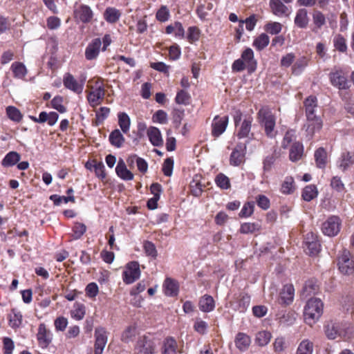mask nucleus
<instances>
[{
	"label": "nucleus",
	"instance_id": "obj_1",
	"mask_svg": "<svg viewBox=\"0 0 354 354\" xmlns=\"http://www.w3.org/2000/svg\"><path fill=\"white\" fill-rule=\"evenodd\" d=\"M257 62L254 59V52L250 48L245 49L241 58L235 60L232 65V70L234 72H241L245 68L251 73L257 69Z\"/></svg>",
	"mask_w": 354,
	"mask_h": 354
},
{
	"label": "nucleus",
	"instance_id": "obj_2",
	"mask_svg": "<svg viewBox=\"0 0 354 354\" xmlns=\"http://www.w3.org/2000/svg\"><path fill=\"white\" fill-rule=\"evenodd\" d=\"M257 120L261 126L264 127L265 133L269 138L276 136L274 131L276 118L270 108L263 106L257 113Z\"/></svg>",
	"mask_w": 354,
	"mask_h": 354
},
{
	"label": "nucleus",
	"instance_id": "obj_3",
	"mask_svg": "<svg viewBox=\"0 0 354 354\" xmlns=\"http://www.w3.org/2000/svg\"><path fill=\"white\" fill-rule=\"evenodd\" d=\"M323 313V303L317 298L310 299L304 308V319L307 324L312 326L321 317Z\"/></svg>",
	"mask_w": 354,
	"mask_h": 354
},
{
	"label": "nucleus",
	"instance_id": "obj_4",
	"mask_svg": "<svg viewBox=\"0 0 354 354\" xmlns=\"http://www.w3.org/2000/svg\"><path fill=\"white\" fill-rule=\"evenodd\" d=\"M337 266L342 274H350L354 272V261L348 250H342L337 258Z\"/></svg>",
	"mask_w": 354,
	"mask_h": 354
},
{
	"label": "nucleus",
	"instance_id": "obj_5",
	"mask_svg": "<svg viewBox=\"0 0 354 354\" xmlns=\"http://www.w3.org/2000/svg\"><path fill=\"white\" fill-rule=\"evenodd\" d=\"M156 348L155 340L149 337L143 336L138 340L135 354H154Z\"/></svg>",
	"mask_w": 354,
	"mask_h": 354
},
{
	"label": "nucleus",
	"instance_id": "obj_6",
	"mask_svg": "<svg viewBox=\"0 0 354 354\" xmlns=\"http://www.w3.org/2000/svg\"><path fill=\"white\" fill-rule=\"evenodd\" d=\"M140 277V265L136 261L127 263L122 273L123 281L127 284L133 283Z\"/></svg>",
	"mask_w": 354,
	"mask_h": 354
},
{
	"label": "nucleus",
	"instance_id": "obj_7",
	"mask_svg": "<svg viewBox=\"0 0 354 354\" xmlns=\"http://www.w3.org/2000/svg\"><path fill=\"white\" fill-rule=\"evenodd\" d=\"M341 220L338 216H332L322 224V230L325 235L334 236L340 230Z\"/></svg>",
	"mask_w": 354,
	"mask_h": 354
},
{
	"label": "nucleus",
	"instance_id": "obj_8",
	"mask_svg": "<svg viewBox=\"0 0 354 354\" xmlns=\"http://www.w3.org/2000/svg\"><path fill=\"white\" fill-rule=\"evenodd\" d=\"M322 127V121L317 115L306 117V122L304 128L306 132V136L311 139L316 131H319Z\"/></svg>",
	"mask_w": 354,
	"mask_h": 354
},
{
	"label": "nucleus",
	"instance_id": "obj_9",
	"mask_svg": "<svg viewBox=\"0 0 354 354\" xmlns=\"http://www.w3.org/2000/svg\"><path fill=\"white\" fill-rule=\"evenodd\" d=\"M84 82L85 80L77 81L71 73H66L63 79L64 86L77 94L82 93Z\"/></svg>",
	"mask_w": 354,
	"mask_h": 354
},
{
	"label": "nucleus",
	"instance_id": "obj_10",
	"mask_svg": "<svg viewBox=\"0 0 354 354\" xmlns=\"http://www.w3.org/2000/svg\"><path fill=\"white\" fill-rule=\"evenodd\" d=\"M95 337L94 353L95 354H102L108 339L106 330L102 327L96 328Z\"/></svg>",
	"mask_w": 354,
	"mask_h": 354
},
{
	"label": "nucleus",
	"instance_id": "obj_11",
	"mask_svg": "<svg viewBox=\"0 0 354 354\" xmlns=\"http://www.w3.org/2000/svg\"><path fill=\"white\" fill-rule=\"evenodd\" d=\"M105 95V90L102 85H100L95 88H92L91 91L87 95V100L89 104L95 107L100 104Z\"/></svg>",
	"mask_w": 354,
	"mask_h": 354
},
{
	"label": "nucleus",
	"instance_id": "obj_12",
	"mask_svg": "<svg viewBox=\"0 0 354 354\" xmlns=\"http://www.w3.org/2000/svg\"><path fill=\"white\" fill-rule=\"evenodd\" d=\"M37 339L39 344L42 348H46L51 343L53 334L43 323L39 325Z\"/></svg>",
	"mask_w": 354,
	"mask_h": 354
},
{
	"label": "nucleus",
	"instance_id": "obj_13",
	"mask_svg": "<svg viewBox=\"0 0 354 354\" xmlns=\"http://www.w3.org/2000/svg\"><path fill=\"white\" fill-rule=\"evenodd\" d=\"M253 118L251 116H245L243 121L240 123L237 129V137L239 139L253 136V133H250Z\"/></svg>",
	"mask_w": 354,
	"mask_h": 354
},
{
	"label": "nucleus",
	"instance_id": "obj_14",
	"mask_svg": "<svg viewBox=\"0 0 354 354\" xmlns=\"http://www.w3.org/2000/svg\"><path fill=\"white\" fill-rule=\"evenodd\" d=\"M295 296V288L292 284L283 286L280 291L278 301L280 304L288 306L292 303Z\"/></svg>",
	"mask_w": 354,
	"mask_h": 354
},
{
	"label": "nucleus",
	"instance_id": "obj_15",
	"mask_svg": "<svg viewBox=\"0 0 354 354\" xmlns=\"http://www.w3.org/2000/svg\"><path fill=\"white\" fill-rule=\"evenodd\" d=\"M228 124V116H216L212 124V135L217 138L221 136L226 129Z\"/></svg>",
	"mask_w": 354,
	"mask_h": 354
},
{
	"label": "nucleus",
	"instance_id": "obj_16",
	"mask_svg": "<svg viewBox=\"0 0 354 354\" xmlns=\"http://www.w3.org/2000/svg\"><path fill=\"white\" fill-rule=\"evenodd\" d=\"M29 118L37 123H44L47 122L49 126H53L58 120L59 115L54 111L47 113L42 111L39 113V117L37 118L33 115H30Z\"/></svg>",
	"mask_w": 354,
	"mask_h": 354
},
{
	"label": "nucleus",
	"instance_id": "obj_17",
	"mask_svg": "<svg viewBox=\"0 0 354 354\" xmlns=\"http://www.w3.org/2000/svg\"><path fill=\"white\" fill-rule=\"evenodd\" d=\"M74 13L75 17L84 24L91 22L93 17V12L91 8L84 4H81L76 8Z\"/></svg>",
	"mask_w": 354,
	"mask_h": 354
},
{
	"label": "nucleus",
	"instance_id": "obj_18",
	"mask_svg": "<svg viewBox=\"0 0 354 354\" xmlns=\"http://www.w3.org/2000/svg\"><path fill=\"white\" fill-rule=\"evenodd\" d=\"M102 46V41L100 38H96L87 46L85 50V57L87 60H92L99 55L100 47Z\"/></svg>",
	"mask_w": 354,
	"mask_h": 354
},
{
	"label": "nucleus",
	"instance_id": "obj_19",
	"mask_svg": "<svg viewBox=\"0 0 354 354\" xmlns=\"http://www.w3.org/2000/svg\"><path fill=\"white\" fill-rule=\"evenodd\" d=\"M330 80L334 86L339 89H345L348 87L346 77L341 71L331 72L330 73Z\"/></svg>",
	"mask_w": 354,
	"mask_h": 354
},
{
	"label": "nucleus",
	"instance_id": "obj_20",
	"mask_svg": "<svg viewBox=\"0 0 354 354\" xmlns=\"http://www.w3.org/2000/svg\"><path fill=\"white\" fill-rule=\"evenodd\" d=\"M115 172L118 177H120L123 180H131L133 179V174L131 171H130L122 159H120L118 162L117 166L115 167Z\"/></svg>",
	"mask_w": 354,
	"mask_h": 354
},
{
	"label": "nucleus",
	"instance_id": "obj_21",
	"mask_svg": "<svg viewBox=\"0 0 354 354\" xmlns=\"http://www.w3.org/2000/svg\"><path fill=\"white\" fill-rule=\"evenodd\" d=\"M270 6L272 13L278 17L289 15V9L280 0H270Z\"/></svg>",
	"mask_w": 354,
	"mask_h": 354
},
{
	"label": "nucleus",
	"instance_id": "obj_22",
	"mask_svg": "<svg viewBox=\"0 0 354 354\" xmlns=\"http://www.w3.org/2000/svg\"><path fill=\"white\" fill-rule=\"evenodd\" d=\"M319 290V285L317 284V281L315 279H310L306 281L301 292V295L304 299H306L307 297L316 294Z\"/></svg>",
	"mask_w": 354,
	"mask_h": 354
},
{
	"label": "nucleus",
	"instance_id": "obj_23",
	"mask_svg": "<svg viewBox=\"0 0 354 354\" xmlns=\"http://www.w3.org/2000/svg\"><path fill=\"white\" fill-rule=\"evenodd\" d=\"M236 348L241 351H245L251 344V339L249 335L244 333L236 334L234 339Z\"/></svg>",
	"mask_w": 354,
	"mask_h": 354
},
{
	"label": "nucleus",
	"instance_id": "obj_24",
	"mask_svg": "<svg viewBox=\"0 0 354 354\" xmlns=\"http://www.w3.org/2000/svg\"><path fill=\"white\" fill-rule=\"evenodd\" d=\"M147 136L149 137L150 142L156 147L162 146L163 145V140L160 131L155 127H150L147 129Z\"/></svg>",
	"mask_w": 354,
	"mask_h": 354
},
{
	"label": "nucleus",
	"instance_id": "obj_25",
	"mask_svg": "<svg viewBox=\"0 0 354 354\" xmlns=\"http://www.w3.org/2000/svg\"><path fill=\"white\" fill-rule=\"evenodd\" d=\"M294 22L300 28H306L308 26L309 17L306 8H300L297 11Z\"/></svg>",
	"mask_w": 354,
	"mask_h": 354
},
{
	"label": "nucleus",
	"instance_id": "obj_26",
	"mask_svg": "<svg viewBox=\"0 0 354 354\" xmlns=\"http://www.w3.org/2000/svg\"><path fill=\"white\" fill-rule=\"evenodd\" d=\"M163 288L165 294L167 296L174 297L178 293V282L171 278H167L165 280Z\"/></svg>",
	"mask_w": 354,
	"mask_h": 354
},
{
	"label": "nucleus",
	"instance_id": "obj_27",
	"mask_svg": "<svg viewBox=\"0 0 354 354\" xmlns=\"http://www.w3.org/2000/svg\"><path fill=\"white\" fill-rule=\"evenodd\" d=\"M311 241L309 240V235L305 238V244L306 250L310 255L317 254L320 250V244L317 239V236L313 233L310 234Z\"/></svg>",
	"mask_w": 354,
	"mask_h": 354
},
{
	"label": "nucleus",
	"instance_id": "obj_28",
	"mask_svg": "<svg viewBox=\"0 0 354 354\" xmlns=\"http://www.w3.org/2000/svg\"><path fill=\"white\" fill-rule=\"evenodd\" d=\"M235 299L236 304L234 306L235 310L244 312L250 306V296L245 292H241Z\"/></svg>",
	"mask_w": 354,
	"mask_h": 354
},
{
	"label": "nucleus",
	"instance_id": "obj_29",
	"mask_svg": "<svg viewBox=\"0 0 354 354\" xmlns=\"http://www.w3.org/2000/svg\"><path fill=\"white\" fill-rule=\"evenodd\" d=\"M304 155V146L300 142H294L290 147L289 158L292 162L300 160Z\"/></svg>",
	"mask_w": 354,
	"mask_h": 354
},
{
	"label": "nucleus",
	"instance_id": "obj_30",
	"mask_svg": "<svg viewBox=\"0 0 354 354\" xmlns=\"http://www.w3.org/2000/svg\"><path fill=\"white\" fill-rule=\"evenodd\" d=\"M198 306L203 312H211L214 309L215 303L213 297L208 295H205L201 297Z\"/></svg>",
	"mask_w": 354,
	"mask_h": 354
},
{
	"label": "nucleus",
	"instance_id": "obj_31",
	"mask_svg": "<svg viewBox=\"0 0 354 354\" xmlns=\"http://www.w3.org/2000/svg\"><path fill=\"white\" fill-rule=\"evenodd\" d=\"M305 107L306 117L315 116V109L317 107V99L315 96L310 95L308 97L304 102Z\"/></svg>",
	"mask_w": 354,
	"mask_h": 354
},
{
	"label": "nucleus",
	"instance_id": "obj_32",
	"mask_svg": "<svg viewBox=\"0 0 354 354\" xmlns=\"http://www.w3.org/2000/svg\"><path fill=\"white\" fill-rule=\"evenodd\" d=\"M162 354H176L177 353V343L176 341L172 337H167L163 342L162 348Z\"/></svg>",
	"mask_w": 354,
	"mask_h": 354
},
{
	"label": "nucleus",
	"instance_id": "obj_33",
	"mask_svg": "<svg viewBox=\"0 0 354 354\" xmlns=\"http://www.w3.org/2000/svg\"><path fill=\"white\" fill-rule=\"evenodd\" d=\"M277 319L280 325L288 326L292 325L295 323L296 316L294 312L289 311L283 313V315H277Z\"/></svg>",
	"mask_w": 354,
	"mask_h": 354
},
{
	"label": "nucleus",
	"instance_id": "obj_34",
	"mask_svg": "<svg viewBox=\"0 0 354 354\" xmlns=\"http://www.w3.org/2000/svg\"><path fill=\"white\" fill-rule=\"evenodd\" d=\"M109 139L111 144L117 148H120L125 140L124 137L119 129L113 130L110 133Z\"/></svg>",
	"mask_w": 354,
	"mask_h": 354
},
{
	"label": "nucleus",
	"instance_id": "obj_35",
	"mask_svg": "<svg viewBox=\"0 0 354 354\" xmlns=\"http://www.w3.org/2000/svg\"><path fill=\"white\" fill-rule=\"evenodd\" d=\"M10 68L15 78L24 79L27 74L26 67L21 62H15L12 63Z\"/></svg>",
	"mask_w": 354,
	"mask_h": 354
},
{
	"label": "nucleus",
	"instance_id": "obj_36",
	"mask_svg": "<svg viewBox=\"0 0 354 354\" xmlns=\"http://www.w3.org/2000/svg\"><path fill=\"white\" fill-rule=\"evenodd\" d=\"M315 159L319 168H325L327 162V153L323 147H319L315 152Z\"/></svg>",
	"mask_w": 354,
	"mask_h": 354
},
{
	"label": "nucleus",
	"instance_id": "obj_37",
	"mask_svg": "<svg viewBox=\"0 0 354 354\" xmlns=\"http://www.w3.org/2000/svg\"><path fill=\"white\" fill-rule=\"evenodd\" d=\"M120 16V12L118 9L112 7L107 8L104 13L105 20L111 24L115 23L118 21Z\"/></svg>",
	"mask_w": 354,
	"mask_h": 354
},
{
	"label": "nucleus",
	"instance_id": "obj_38",
	"mask_svg": "<svg viewBox=\"0 0 354 354\" xmlns=\"http://www.w3.org/2000/svg\"><path fill=\"white\" fill-rule=\"evenodd\" d=\"M270 43V37L266 33H261L253 41V46L257 50H262L264 49Z\"/></svg>",
	"mask_w": 354,
	"mask_h": 354
},
{
	"label": "nucleus",
	"instance_id": "obj_39",
	"mask_svg": "<svg viewBox=\"0 0 354 354\" xmlns=\"http://www.w3.org/2000/svg\"><path fill=\"white\" fill-rule=\"evenodd\" d=\"M244 160V153L242 148L240 147H236L230 156V164L234 166L240 165Z\"/></svg>",
	"mask_w": 354,
	"mask_h": 354
},
{
	"label": "nucleus",
	"instance_id": "obj_40",
	"mask_svg": "<svg viewBox=\"0 0 354 354\" xmlns=\"http://www.w3.org/2000/svg\"><path fill=\"white\" fill-rule=\"evenodd\" d=\"M86 231V226L82 223H75L72 228V233L70 234L71 239H80Z\"/></svg>",
	"mask_w": 354,
	"mask_h": 354
},
{
	"label": "nucleus",
	"instance_id": "obj_41",
	"mask_svg": "<svg viewBox=\"0 0 354 354\" xmlns=\"http://www.w3.org/2000/svg\"><path fill=\"white\" fill-rule=\"evenodd\" d=\"M21 156L16 151L8 153L2 160V165L4 167H11L15 165L20 160Z\"/></svg>",
	"mask_w": 354,
	"mask_h": 354
},
{
	"label": "nucleus",
	"instance_id": "obj_42",
	"mask_svg": "<svg viewBox=\"0 0 354 354\" xmlns=\"http://www.w3.org/2000/svg\"><path fill=\"white\" fill-rule=\"evenodd\" d=\"M295 189V181L292 177L287 176L285 178L281 187V192L283 194H291Z\"/></svg>",
	"mask_w": 354,
	"mask_h": 354
},
{
	"label": "nucleus",
	"instance_id": "obj_43",
	"mask_svg": "<svg viewBox=\"0 0 354 354\" xmlns=\"http://www.w3.org/2000/svg\"><path fill=\"white\" fill-rule=\"evenodd\" d=\"M318 194L317 187L314 185H309L305 187L302 192V198L306 201H310L316 198Z\"/></svg>",
	"mask_w": 354,
	"mask_h": 354
},
{
	"label": "nucleus",
	"instance_id": "obj_44",
	"mask_svg": "<svg viewBox=\"0 0 354 354\" xmlns=\"http://www.w3.org/2000/svg\"><path fill=\"white\" fill-rule=\"evenodd\" d=\"M313 351V343L309 339H304L299 344L296 354H312Z\"/></svg>",
	"mask_w": 354,
	"mask_h": 354
},
{
	"label": "nucleus",
	"instance_id": "obj_45",
	"mask_svg": "<svg viewBox=\"0 0 354 354\" xmlns=\"http://www.w3.org/2000/svg\"><path fill=\"white\" fill-rule=\"evenodd\" d=\"M118 124L123 133H127L129 131L131 121L126 113L118 114Z\"/></svg>",
	"mask_w": 354,
	"mask_h": 354
},
{
	"label": "nucleus",
	"instance_id": "obj_46",
	"mask_svg": "<svg viewBox=\"0 0 354 354\" xmlns=\"http://www.w3.org/2000/svg\"><path fill=\"white\" fill-rule=\"evenodd\" d=\"M6 114L10 120L16 122H19L23 118L20 111L13 106H8L6 108Z\"/></svg>",
	"mask_w": 354,
	"mask_h": 354
},
{
	"label": "nucleus",
	"instance_id": "obj_47",
	"mask_svg": "<svg viewBox=\"0 0 354 354\" xmlns=\"http://www.w3.org/2000/svg\"><path fill=\"white\" fill-rule=\"evenodd\" d=\"M308 64V59L306 57H301L297 60L292 66V73L299 75Z\"/></svg>",
	"mask_w": 354,
	"mask_h": 354
},
{
	"label": "nucleus",
	"instance_id": "obj_48",
	"mask_svg": "<svg viewBox=\"0 0 354 354\" xmlns=\"http://www.w3.org/2000/svg\"><path fill=\"white\" fill-rule=\"evenodd\" d=\"M271 337L270 333L266 330L260 331L256 335L255 342L259 346H263L270 342Z\"/></svg>",
	"mask_w": 354,
	"mask_h": 354
},
{
	"label": "nucleus",
	"instance_id": "obj_49",
	"mask_svg": "<svg viewBox=\"0 0 354 354\" xmlns=\"http://www.w3.org/2000/svg\"><path fill=\"white\" fill-rule=\"evenodd\" d=\"M85 306L82 304L75 303L71 310V316L76 320H81L85 315Z\"/></svg>",
	"mask_w": 354,
	"mask_h": 354
},
{
	"label": "nucleus",
	"instance_id": "obj_50",
	"mask_svg": "<svg viewBox=\"0 0 354 354\" xmlns=\"http://www.w3.org/2000/svg\"><path fill=\"white\" fill-rule=\"evenodd\" d=\"M215 183L222 189H227L231 186L229 178L222 173L218 174L216 176Z\"/></svg>",
	"mask_w": 354,
	"mask_h": 354
},
{
	"label": "nucleus",
	"instance_id": "obj_51",
	"mask_svg": "<svg viewBox=\"0 0 354 354\" xmlns=\"http://www.w3.org/2000/svg\"><path fill=\"white\" fill-rule=\"evenodd\" d=\"M64 98L60 95H57L51 100V106L53 109H56L58 112L64 113L66 112L67 109L63 105Z\"/></svg>",
	"mask_w": 354,
	"mask_h": 354
},
{
	"label": "nucleus",
	"instance_id": "obj_52",
	"mask_svg": "<svg viewBox=\"0 0 354 354\" xmlns=\"http://www.w3.org/2000/svg\"><path fill=\"white\" fill-rule=\"evenodd\" d=\"M170 17V12L166 6H161L156 14V19L160 22H165Z\"/></svg>",
	"mask_w": 354,
	"mask_h": 354
},
{
	"label": "nucleus",
	"instance_id": "obj_53",
	"mask_svg": "<svg viewBox=\"0 0 354 354\" xmlns=\"http://www.w3.org/2000/svg\"><path fill=\"white\" fill-rule=\"evenodd\" d=\"M264 29L271 35H277L282 30V25L279 22H269L266 24Z\"/></svg>",
	"mask_w": 354,
	"mask_h": 354
},
{
	"label": "nucleus",
	"instance_id": "obj_54",
	"mask_svg": "<svg viewBox=\"0 0 354 354\" xmlns=\"http://www.w3.org/2000/svg\"><path fill=\"white\" fill-rule=\"evenodd\" d=\"M259 230V225L255 223H244L241 224L240 232L241 234L253 233Z\"/></svg>",
	"mask_w": 354,
	"mask_h": 354
},
{
	"label": "nucleus",
	"instance_id": "obj_55",
	"mask_svg": "<svg viewBox=\"0 0 354 354\" xmlns=\"http://www.w3.org/2000/svg\"><path fill=\"white\" fill-rule=\"evenodd\" d=\"M93 170L97 177L104 180L106 178V174L103 162L93 160Z\"/></svg>",
	"mask_w": 354,
	"mask_h": 354
},
{
	"label": "nucleus",
	"instance_id": "obj_56",
	"mask_svg": "<svg viewBox=\"0 0 354 354\" xmlns=\"http://www.w3.org/2000/svg\"><path fill=\"white\" fill-rule=\"evenodd\" d=\"M50 199L53 201L54 204L56 205H59L62 202L64 203L75 202V197L73 196H60L57 194H53L50 196Z\"/></svg>",
	"mask_w": 354,
	"mask_h": 354
},
{
	"label": "nucleus",
	"instance_id": "obj_57",
	"mask_svg": "<svg viewBox=\"0 0 354 354\" xmlns=\"http://www.w3.org/2000/svg\"><path fill=\"white\" fill-rule=\"evenodd\" d=\"M313 23L317 28H320L326 24V17L320 11L316 10L313 14Z\"/></svg>",
	"mask_w": 354,
	"mask_h": 354
},
{
	"label": "nucleus",
	"instance_id": "obj_58",
	"mask_svg": "<svg viewBox=\"0 0 354 354\" xmlns=\"http://www.w3.org/2000/svg\"><path fill=\"white\" fill-rule=\"evenodd\" d=\"M190 95L189 94L184 91L180 90L177 93L175 98V101L178 104H188L189 103Z\"/></svg>",
	"mask_w": 354,
	"mask_h": 354
},
{
	"label": "nucleus",
	"instance_id": "obj_59",
	"mask_svg": "<svg viewBox=\"0 0 354 354\" xmlns=\"http://www.w3.org/2000/svg\"><path fill=\"white\" fill-rule=\"evenodd\" d=\"M254 202H248V203H245L239 213V216L244 217V218L250 216L254 212Z\"/></svg>",
	"mask_w": 354,
	"mask_h": 354
},
{
	"label": "nucleus",
	"instance_id": "obj_60",
	"mask_svg": "<svg viewBox=\"0 0 354 354\" xmlns=\"http://www.w3.org/2000/svg\"><path fill=\"white\" fill-rule=\"evenodd\" d=\"M295 139V131L294 130L287 131L282 141V147L284 149L288 148Z\"/></svg>",
	"mask_w": 354,
	"mask_h": 354
},
{
	"label": "nucleus",
	"instance_id": "obj_61",
	"mask_svg": "<svg viewBox=\"0 0 354 354\" xmlns=\"http://www.w3.org/2000/svg\"><path fill=\"white\" fill-rule=\"evenodd\" d=\"M174 167V160L171 158H167L165 160L162 171L167 176H170L172 174Z\"/></svg>",
	"mask_w": 354,
	"mask_h": 354
},
{
	"label": "nucleus",
	"instance_id": "obj_62",
	"mask_svg": "<svg viewBox=\"0 0 354 354\" xmlns=\"http://www.w3.org/2000/svg\"><path fill=\"white\" fill-rule=\"evenodd\" d=\"M275 162V156L274 155L267 156L263 160V173L269 172Z\"/></svg>",
	"mask_w": 354,
	"mask_h": 354
},
{
	"label": "nucleus",
	"instance_id": "obj_63",
	"mask_svg": "<svg viewBox=\"0 0 354 354\" xmlns=\"http://www.w3.org/2000/svg\"><path fill=\"white\" fill-rule=\"evenodd\" d=\"M144 250L147 256L156 258L157 256V250L154 244L150 241H145L143 245Z\"/></svg>",
	"mask_w": 354,
	"mask_h": 354
},
{
	"label": "nucleus",
	"instance_id": "obj_64",
	"mask_svg": "<svg viewBox=\"0 0 354 354\" xmlns=\"http://www.w3.org/2000/svg\"><path fill=\"white\" fill-rule=\"evenodd\" d=\"M200 37V30L196 26H191L188 28L187 39L189 42L198 41Z\"/></svg>",
	"mask_w": 354,
	"mask_h": 354
}]
</instances>
